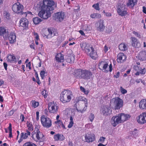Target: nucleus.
Wrapping results in <instances>:
<instances>
[{
    "mask_svg": "<svg viewBox=\"0 0 146 146\" xmlns=\"http://www.w3.org/2000/svg\"><path fill=\"white\" fill-rule=\"evenodd\" d=\"M54 3L52 0H42L37 5L38 9L40 10L38 15L44 19H47L50 17V11L54 9Z\"/></svg>",
    "mask_w": 146,
    "mask_h": 146,
    "instance_id": "1",
    "label": "nucleus"
},
{
    "mask_svg": "<svg viewBox=\"0 0 146 146\" xmlns=\"http://www.w3.org/2000/svg\"><path fill=\"white\" fill-rule=\"evenodd\" d=\"M87 100L83 97L80 96L77 99L74 106L78 112L83 113L87 109Z\"/></svg>",
    "mask_w": 146,
    "mask_h": 146,
    "instance_id": "2",
    "label": "nucleus"
},
{
    "mask_svg": "<svg viewBox=\"0 0 146 146\" xmlns=\"http://www.w3.org/2000/svg\"><path fill=\"white\" fill-rule=\"evenodd\" d=\"M71 95V91L68 90H64L60 94V101L63 103L70 102L71 99L70 96Z\"/></svg>",
    "mask_w": 146,
    "mask_h": 146,
    "instance_id": "3",
    "label": "nucleus"
},
{
    "mask_svg": "<svg viewBox=\"0 0 146 146\" xmlns=\"http://www.w3.org/2000/svg\"><path fill=\"white\" fill-rule=\"evenodd\" d=\"M86 53L93 59L97 58V52H94V49L92 45L87 44L84 49Z\"/></svg>",
    "mask_w": 146,
    "mask_h": 146,
    "instance_id": "4",
    "label": "nucleus"
},
{
    "mask_svg": "<svg viewBox=\"0 0 146 146\" xmlns=\"http://www.w3.org/2000/svg\"><path fill=\"white\" fill-rule=\"evenodd\" d=\"M111 103L113 106H112V108H113L115 110L120 109L122 107L123 104L122 100L119 97L112 99Z\"/></svg>",
    "mask_w": 146,
    "mask_h": 146,
    "instance_id": "5",
    "label": "nucleus"
},
{
    "mask_svg": "<svg viewBox=\"0 0 146 146\" xmlns=\"http://www.w3.org/2000/svg\"><path fill=\"white\" fill-rule=\"evenodd\" d=\"M77 73L80 74L79 78L85 79L88 80L92 76V74L90 71L86 70H78Z\"/></svg>",
    "mask_w": 146,
    "mask_h": 146,
    "instance_id": "6",
    "label": "nucleus"
},
{
    "mask_svg": "<svg viewBox=\"0 0 146 146\" xmlns=\"http://www.w3.org/2000/svg\"><path fill=\"white\" fill-rule=\"evenodd\" d=\"M12 8L14 12L20 15H23L24 13H26V12L23 11V6L19 2L15 3L12 6Z\"/></svg>",
    "mask_w": 146,
    "mask_h": 146,
    "instance_id": "7",
    "label": "nucleus"
},
{
    "mask_svg": "<svg viewBox=\"0 0 146 146\" xmlns=\"http://www.w3.org/2000/svg\"><path fill=\"white\" fill-rule=\"evenodd\" d=\"M41 121L43 126L44 127L49 128L52 125V122L51 119L45 115H43L41 117Z\"/></svg>",
    "mask_w": 146,
    "mask_h": 146,
    "instance_id": "8",
    "label": "nucleus"
},
{
    "mask_svg": "<svg viewBox=\"0 0 146 146\" xmlns=\"http://www.w3.org/2000/svg\"><path fill=\"white\" fill-rule=\"evenodd\" d=\"M96 26L98 31L100 32H103L105 29L104 21L100 20L98 21L96 23Z\"/></svg>",
    "mask_w": 146,
    "mask_h": 146,
    "instance_id": "9",
    "label": "nucleus"
},
{
    "mask_svg": "<svg viewBox=\"0 0 146 146\" xmlns=\"http://www.w3.org/2000/svg\"><path fill=\"white\" fill-rule=\"evenodd\" d=\"M121 123L122 122L119 114L117 116H113L111 119V124L114 127L116 126L117 125Z\"/></svg>",
    "mask_w": 146,
    "mask_h": 146,
    "instance_id": "10",
    "label": "nucleus"
},
{
    "mask_svg": "<svg viewBox=\"0 0 146 146\" xmlns=\"http://www.w3.org/2000/svg\"><path fill=\"white\" fill-rule=\"evenodd\" d=\"M48 110L51 113H56L58 111V106L52 102H50L48 104Z\"/></svg>",
    "mask_w": 146,
    "mask_h": 146,
    "instance_id": "11",
    "label": "nucleus"
},
{
    "mask_svg": "<svg viewBox=\"0 0 146 146\" xmlns=\"http://www.w3.org/2000/svg\"><path fill=\"white\" fill-rule=\"evenodd\" d=\"M111 108L108 106H105L102 107L101 110V112L104 115L106 116L110 113V112H111Z\"/></svg>",
    "mask_w": 146,
    "mask_h": 146,
    "instance_id": "12",
    "label": "nucleus"
},
{
    "mask_svg": "<svg viewBox=\"0 0 146 146\" xmlns=\"http://www.w3.org/2000/svg\"><path fill=\"white\" fill-rule=\"evenodd\" d=\"M117 12L122 16H124L127 14L125 6L123 5L120 6L118 8Z\"/></svg>",
    "mask_w": 146,
    "mask_h": 146,
    "instance_id": "13",
    "label": "nucleus"
},
{
    "mask_svg": "<svg viewBox=\"0 0 146 146\" xmlns=\"http://www.w3.org/2000/svg\"><path fill=\"white\" fill-rule=\"evenodd\" d=\"M117 61L118 63H121L126 59V57L124 54L122 53H119L117 55Z\"/></svg>",
    "mask_w": 146,
    "mask_h": 146,
    "instance_id": "14",
    "label": "nucleus"
},
{
    "mask_svg": "<svg viewBox=\"0 0 146 146\" xmlns=\"http://www.w3.org/2000/svg\"><path fill=\"white\" fill-rule=\"evenodd\" d=\"M132 41L131 45L135 48H139L140 46V44L135 38L131 37V38Z\"/></svg>",
    "mask_w": 146,
    "mask_h": 146,
    "instance_id": "15",
    "label": "nucleus"
},
{
    "mask_svg": "<svg viewBox=\"0 0 146 146\" xmlns=\"http://www.w3.org/2000/svg\"><path fill=\"white\" fill-rule=\"evenodd\" d=\"M98 66L100 69L102 68V70L103 72H108V70H106L108 66L107 63H105L104 62L102 61L100 63Z\"/></svg>",
    "mask_w": 146,
    "mask_h": 146,
    "instance_id": "16",
    "label": "nucleus"
},
{
    "mask_svg": "<svg viewBox=\"0 0 146 146\" xmlns=\"http://www.w3.org/2000/svg\"><path fill=\"white\" fill-rule=\"evenodd\" d=\"M119 115L122 123L127 120L131 117L130 115L127 114H125L124 113H121L120 114H119Z\"/></svg>",
    "mask_w": 146,
    "mask_h": 146,
    "instance_id": "17",
    "label": "nucleus"
},
{
    "mask_svg": "<svg viewBox=\"0 0 146 146\" xmlns=\"http://www.w3.org/2000/svg\"><path fill=\"white\" fill-rule=\"evenodd\" d=\"M145 115L144 114H143L142 113L139 116L138 118H137V120L138 123L141 124L146 123L145 118V117L146 118V115Z\"/></svg>",
    "mask_w": 146,
    "mask_h": 146,
    "instance_id": "18",
    "label": "nucleus"
},
{
    "mask_svg": "<svg viewBox=\"0 0 146 146\" xmlns=\"http://www.w3.org/2000/svg\"><path fill=\"white\" fill-rule=\"evenodd\" d=\"M28 21L25 18H22L20 21V26L23 27H26L28 26Z\"/></svg>",
    "mask_w": 146,
    "mask_h": 146,
    "instance_id": "19",
    "label": "nucleus"
},
{
    "mask_svg": "<svg viewBox=\"0 0 146 146\" xmlns=\"http://www.w3.org/2000/svg\"><path fill=\"white\" fill-rule=\"evenodd\" d=\"M66 62L69 63H72L74 62V56L73 55L68 54L65 56Z\"/></svg>",
    "mask_w": 146,
    "mask_h": 146,
    "instance_id": "20",
    "label": "nucleus"
},
{
    "mask_svg": "<svg viewBox=\"0 0 146 146\" xmlns=\"http://www.w3.org/2000/svg\"><path fill=\"white\" fill-rule=\"evenodd\" d=\"M9 40L11 43H13L16 41V36L13 33H11L10 34L8 38Z\"/></svg>",
    "mask_w": 146,
    "mask_h": 146,
    "instance_id": "21",
    "label": "nucleus"
},
{
    "mask_svg": "<svg viewBox=\"0 0 146 146\" xmlns=\"http://www.w3.org/2000/svg\"><path fill=\"white\" fill-rule=\"evenodd\" d=\"M8 35V30L4 27H0V35L6 37Z\"/></svg>",
    "mask_w": 146,
    "mask_h": 146,
    "instance_id": "22",
    "label": "nucleus"
},
{
    "mask_svg": "<svg viewBox=\"0 0 146 146\" xmlns=\"http://www.w3.org/2000/svg\"><path fill=\"white\" fill-rule=\"evenodd\" d=\"M139 106L142 109H146V99L142 100L139 102Z\"/></svg>",
    "mask_w": 146,
    "mask_h": 146,
    "instance_id": "23",
    "label": "nucleus"
},
{
    "mask_svg": "<svg viewBox=\"0 0 146 146\" xmlns=\"http://www.w3.org/2000/svg\"><path fill=\"white\" fill-rule=\"evenodd\" d=\"M55 58L58 62H63L64 61L63 56L61 53H59L57 54L55 57Z\"/></svg>",
    "mask_w": 146,
    "mask_h": 146,
    "instance_id": "24",
    "label": "nucleus"
},
{
    "mask_svg": "<svg viewBox=\"0 0 146 146\" xmlns=\"http://www.w3.org/2000/svg\"><path fill=\"white\" fill-rule=\"evenodd\" d=\"M139 58L142 61L146 60V51H142L139 54Z\"/></svg>",
    "mask_w": 146,
    "mask_h": 146,
    "instance_id": "25",
    "label": "nucleus"
},
{
    "mask_svg": "<svg viewBox=\"0 0 146 146\" xmlns=\"http://www.w3.org/2000/svg\"><path fill=\"white\" fill-rule=\"evenodd\" d=\"M7 59L8 61L11 63L16 61V59L15 56L12 55L8 56L7 57Z\"/></svg>",
    "mask_w": 146,
    "mask_h": 146,
    "instance_id": "26",
    "label": "nucleus"
},
{
    "mask_svg": "<svg viewBox=\"0 0 146 146\" xmlns=\"http://www.w3.org/2000/svg\"><path fill=\"white\" fill-rule=\"evenodd\" d=\"M55 16L56 18L57 19H58L60 21L61 20H62L64 18L63 14L60 12L55 13Z\"/></svg>",
    "mask_w": 146,
    "mask_h": 146,
    "instance_id": "27",
    "label": "nucleus"
},
{
    "mask_svg": "<svg viewBox=\"0 0 146 146\" xmlns=\"http://www.w3.org/2000/svg\"><path fill=\"white\" fill-rule=\"evenodd\" d=\"M137 0H129L127 5L128 7H133L136 4Z\"/></svg>",
    "mask_w": 146,
    "mask_h": 146,
    "instance_id": "28",
    "label": "nucleus"
},
{
    "mask_svg": "<svg viewBox=\"0 0 146 146\" xmlns=\"http://www.w3.org/2000/svg\"><path fill=\"white\" fill-rule=\"evenodd\" d=\"M48 33V35H45V36H46V38H48V37H50L54 36V35L52 33V31L50 29H48L46 31V33Z\"/></svg>",
    "mask_w": 146,
    "mask_h": 146,
    "instance_id": "29",
    "label": "nucleus"
},
{
    "mask_svg": "<svg viewBox=\"0 0 146 146\" xmlns=\"http://www.w3.org/2000/svg\"><path fill=\"white\" fill-rule=\"evenodd\" d=\"M33 21L34 24L35 25L38 24L42 21V19L38 17H35L33 19Z\"/></svg>",
    "mask_w": 146,
    "mask_h": 146,
    "instance_id": "30",
    "label": "nucleus"
},
{
    "mask_svg": "<svg viewBox=\"0 0 146 146\" xmlns=\"http://www.w3.org/2000/svg\"><path fill=\"white\" fill-rule=\"evenodd\" d=\"M90 17L92 19H99L101 17V16L100 14L96 13L91 14Z\"/></svg>",
    "mask_w": 146,
    "mask_h": 146,
    "instance_id": "31",
    "label": "nucleus"
},
{
    "mask_svg": "<svg viewBox=\"0 0 146 146\" xmlns=\"http://www.w3.org/2000/svg\"><path fill=\"white\" fill-rule=\"evenodd\" d=\"M119 48L120 50L124 51L126 50L127 48L125 44L124 43L120 44L119 46Z\"/></svg>",
    "mask_w": 146,
    "mask_h": 146,
    "instance_id": "32",
    "label": "nucleus"
},
{
    "mask_svg": "<svg viewBox=\"0 0 146 146\" xmlns=\"http://www.w3.org/2000/svg\"><path fill=\"white\" fill-rule=\"evenodd\" d=\"M105 139L106 137H100L98 141V142H100V143L98 145V146H105L106 145L102 144L105 141Z\"/></svg>",
    "mask_w": 146,
    "mask_h": 146,
    "instance_id": "33",
    "label": "nucleus"
},
{
    "mask_svg": "<svg viewBox=\"0 0 146 146\" xmlns=\"http://www.w3.org/2000/svg\"><path fill=\"white\" fill-rule=\"evenodd\" d=\"M86 142L89 143L95 140V137H84Z\"/></svg>",
    "mask_w": 146,
    "mask_h": 146,
    "instance_id": "34",
    "label": "nucleus"
},
{
    "mask_svg": "<svg viewBox=\"0 0 146 146\" xmlns=\"http://www.w3.org/2000/svg\"><path fill=\"white\" fill-rule=\"evenodd\" d=\"M23 146H37V145L35 144L29 142L26 143Z\"/></svg>",
    "mask_w": 146,
    "mask_h": 146,
    "instance_id": "35",
    "label": "nucleus"
},
{
    "mask_svg": "<svg viewBox=\"0 0 146 146\" xmlns=\"http://www.w3.org/2000/svg\"><path fill=\"white\" fill-rule=\"evenodd\" d=\"M32 106L35 108L37 107L39 105L38 102H36L35 100L32 101Z\"/></svg>",
    "mask_w": 146,
    "mask_h": 146,
    "instance_id": "36",
    "label": "nucleus"
},
{
    "mask_svg": "<svg viewBox=\"0 0 146 146\" xmlns=\"http://www.w3.org/2000/svg\"><path fill=\"white\" fill-rule=\"evenodd\" d=\"M34 71L35 72V76L37 80L36 82L39 85L40 83V82L38 76V74L37 73V72H36L35 70H34Z\"/></svg>",
    "mask_w": 146,
    "mask_h": 146,
    "instance_id": "37",
    "label": "nucleus"
},
{
    "mask_svg": "<svg viewBox=\"0 0 146 146\" xmlns=\"http://www.w3.org/2000/svg\"><path fill=\"white\" fill-rule=\"evenodd\" d=\"M3 15L7 19H9L10 18V14L9 12L5 11L3 13Z\"/></svg>",
    "mask_w": 146,
    "mask_h": 146,
    "instance_id": "38",
    "label": "nucleus"
},
{
    "mask_svg": "<svg viewBox=\"0 0 146 146\" xmlns=\"http://www.w3.org/2000/svg\"><path fill=\"white\" fill-rule=\"evenodd\" d=\"M92 7L94 8L96 10H99L100 9L99 7V4L98 3L95 4L93 5Z\"/></svg>",
    "mask_w": 146,
    "mask_h": 146,
    "instance_id": "39",
    "label": "nucleus"
},
{
    "mask_svg": "<svg viewBox=\"0 0 146 146\" xmlns=\"http://www.w3.org/2000/svg\"><path fill=\"white\" fill-rule=\"evenodd\" d=\"M12 126L11 123H10L9 124V126L8 127V129L9 131V137H12Z\"/></svg>",
    "mask_w": 146,
    "mask_h": 146,
    "instance_id": "40",
    "label": "nucleus"
},
{
    "mask_svg": "<svg viewBox=\"0 0 146 146\" xmlns=\"http://www.w3.org/2000/svg\"><path fill=\"white\" fill-rule=\"evenodd\" d=\"M87 44L86 42H82L80 44L81 48L82 49L84 50Z\"/></svg>",
    "mask_w": 146,
    "mask_h": 146,
    "instance_id": "41",
    "label": "nucleus"
},
{
    "mask_svg": "<svg viewBox=\"0 0 146 146\" xmlns=\"http://www.w3.org/2000/svg\"><path fill=\"white\" fill-rule=\"evenodd\" d=\"M120 91L123 94H126L127 92V91L124 88H122V86L120 87Z\"/></svg>",
    "mask_w": 146,
    "mask_h": 146,
    "instance_id": "42",
    "label": "nucleus"
},
{
    "mask_svg": "<svg viewBox=\"0 0 146 146\" xmlns=\"http://www.w3.org/2000/svg\"><path fill=\"white\" fill-rule=\"evenodd\" d=\"M133 69L136 71H139L141 69V68L137 65H134L133 67Z\"/></svg>",
    "mask_w": 146,
    "mask_h": 146,
    "instance_id": "43",
    "label": "nucleus"
},
{
    "mask_svg": "<svg viewBox=\"0 0 146 146\" xmlns=\"http://www.w3.org/2000/svg\"><path fill=\"white\" fill-rule=\"evenodd\" d=\"M27 127H29V130H33V125L31 123H29L28 122L27 123Z\"/></svg>",
    "mask_w": 146,
    "mask_h": 146,
    "instance_id": "44",
    "label": "nucleus"
},
{
    "mask_svg": "<svg viewBox=\"0 0 146 146\" xmlns=\"http://www.w3.org/2000/svg\"><path fill=\"white\" fill-rule=\"evenodd\" d=\"M45 73V71L44 70L41 71L40 73V74L42 79H43L44 78Z\"/></svg>",
    "mask_w": 146,
    "mask_h": 146,
    "instance_id": "45",
    "label": "nucleus"
},
{
    "mask_svg": "<svg viewBox=\"0 0 146 146\" xmlns=\"http://www.w3.org/2000/svg\"><path fill=\"white\" fill-rule=\"evenodd\" d=\"M65 137H54V140L55 141H62L64 139Z\"/></svg>",
    "mask_w": 146,
    "mask_h": 146,
    "instance_id": "46",
    "label": "nucleus"
},
{
    "mask_svg": "<svg viewBox=\"0 0 146 146\" xmlns=\"http://www.w3.org/2000/svg\"><path fill=\"white\" fill-rule=\"evenodd\" d=\"M94 115L92 113H91L90 115L89 119L91 122H92V121L93 120L94 118Z\"/></svg>",
    "mask_w": 146,
    "mask_h": 146,
    "instance_id": "47",
    "label": "nucleus"
},
{
    "mask_svg": "<svg viewBox=\"0 0 146 146\" xmlns=\"http://www.w3.org/2000/svg\"><path fill=\"white\" fill-rule=\"evenodd\" d=\"M103 13L106 16L110 17L111 16V13L109 12H106L104 10L103 11Z\"/></svg>",
    "mask_w": 146,
    "mask_h": 146,
    "instance_id": "48",
    "label": "nucleus"
},
{
    "mask_svg": "<svg viewBox=\"0 0 146 146\" xmlns=\"http://www.w3.org/2000/svg\"><path fill=\"white\" fill-rule=\"evenodd\" d=\"M41 94L44 96V98H46L47 97L46 91V90H44L42 91L41 92Z\"/></svg>",
    "mask_w": 146,
    "mask_h": 146,
    "instance_id": "49",
    "label": "nucleus"
},
{
    "mask_svg": "<svg viewBox=\"0 0 146 146\" xmlns=\"http://www.w3.org/2000/svg\"><path fill=\"white\" fill-rule=\"evenodd\" d=\"M139 71L140 74H144L145 73V69L144 68L142 69H140Z\"/></svg>",
    "mask_w": 146,
    "mask_h": 146,
    "instance_id": "50",
    "label": "nucleus"
},
{
    "mask_svg": "<svg viewBox=\"0 0 146 146\" xmlns=\"http://www.w3.org/2000/svg\"><path fill=\"white\" fill-rule=\"evenodd\" d=\"M133 33L136 36L139 38H141V36L137 32H135V31H133Z\"/></svg>",
    "mask_w": 146,
    "mask_h": 146,
    "instance_id": "51",
    "label": "nucleus"
},
{
    "mask_svg": "<svg viewBox=\"0 0 146 146\" xmlns=\"http://www.w3.org/2000/svg\"><path fill=\"white\" fill-rule=\"evenodd\" d=\"M85 137H95V135L94 134L91 135L90 134L87 133Z\"/></svg>",
    "mask_w": 146,
    "mask_h": 146,
    "instance_id": "52",
    "label": "nucleus"
},
{
    "mask_svg": "<svg viewBox=\"0 0 146 146\" xmlns=\"http://www.w3.org/2000/svg\"><path fill=\"white\" fill-rule=\"evenodd\" d=\"M120 74V72H118L114 76V77H115L116 78H118L119 77V75Z\"/></svg>",
    "mask_w": 146,
    "mask_h": 146,
    "instance_id": "53",
    "label": "nucleus"
},
{
    "mask_svg": "<svg viewBox=\"0 0 146 146\" xmlns=\"http://www.w3.org/2000/svg\"><path fill=\"white\" fill-rule=\"evenodd\" d=\"M30 135V133L28 131H27V132L25 133V136L24 137H28V135Z\"/></svg>",
    "mask_w": 146,
    "mask_h": 146,
    "instance_id": "54",
    "label": "nucleus"
},
{
    "mask_svg": "<svg viewBox=\"0 0 146 146\" xmlns=\"http://www.w3.org/2000/svg\"><path fill=\"white\" fill-rule=\"evenodd\" d=\"M63 135L59 133H57L54 135V137H63Z\"/></svg>",
    "mask_w": 146,
    "mask_h": 146,
    "instance_id": "55",
    "label": "nucleus"
},
{
    "mask_svg": "<svg viewBox=\"0 0 146 146\" xmlns=\"http://www.w3.org/2000/svg\"><path fill=\"white\" fill-rule=\"evenodd\" d=\"M43 137H36V141L37 142H41L42 141V138Z\"/></svg>",
    "mask_w": 146,
    "mask_h": 146,
    "instance_id": "56",
    "label": "nucleus"
},
{
    "mask_svg": "<svg viewBox=\"0 0 146 146\" xmlns=\"http://www.w3.org/2000/svg\"><path fill=\"white\" fill-rule=\"evenodd\" d=\"M73 123V121H70L69 124L68 125V127L69 128H71L72 126Z\"/></svg>",
    "mask_w": 146,
    "mask_h": 146,
    "instance_id": "57",
    "label": "nucleus"
},
{
    "mask_svg": "<svg viewBox=\"0 0 146 146\" xmlns=\"http://www.w3.org/2000/svg\"><path fill=\"white\" fill-rule=\"evenodd\" d=\"M26 66L27 67H28L30 70L31 69V64L30 62H29L28 64H26Z\"/></svg>",
    "mask_w": 146,
    "mask_h": 146,
    "instance_id": "58",
    "label": "nucleus"
},
{
    "mask_svg": "<svg viewBox=\"0 0 146 146\" xmlns=\"http://www.w3.org/2000/svg\"><path fill=\"white\" fill-rule=\"evenodd\" d=\"M3 65L4 67V68L5 69L7 70V63L5 62H4L3 63Z\"/></svg>",
    "mask_w": 146,
    "mask_h": 146,
    "instance_id": "59",
    "label": "nucleus"
},
{
    "mask_svg": "<svg viewBox=\"0 0 146 146\" xmlns=\"http://www.w3.org/2000/svg\"><path fill=\"white\" fill-rule=\"evenodd\" d=\"M30 47L31 48H33L34 50L35 49V44H32L30 45Z\"/></svg>",
    "mask_w": 146,
    "mask_h": 146,
    "instance_id": "60",
    "label": "nucleus"
},
{
    "mask_svg": "<svg viewBox=\"0 0 146 146\" xmlns=\"http://www.w3.org/2000/svg\"><path fill=\"white\" fill-rule=\"evenodd\" d=\"M21 118V121L22 122L24 121L25 117L23 114H21L20 116Z\"/></svg>",
    "mask_w": 146,
    "mask_h": 146,
    "instance_id": "61",
    "label": "nucleus"
},
{
    "mask_svg": "<svg viewBox=\"0 0 146 146\" xmlns=\"http://www.w3.org/2000/svg\"><path fill=\"white\" fill-rule=\"evenodd\" d=\"M143 12L144 13L146 14V8L145 6L143 7Z\"/></svg>",
    "mask_w": 146,
    "mask_h": 146,
    "instance_id": "62",
    "label": "nucleus"
},
{
    "mask_svg": "<svg viewBox=\"0 0 146 146\" xmlns=\"http://www.w3.org/2000/svg\"><path fill=\"white\" fill-rule=\"evenodd\" d=\"M15 112V110H11L9 112V115H12L14 113V112Z\"/></svg>",
    "mask_w": 146,
    "mask_h": 146,
    "instance_id": "63",
    "label": "nucleus"
},
{
    "mask_svg": "<svg viewBox=\"0 0 146 146\" xmlns=\"http://www.w3.org/2000/svg\"><path fill=\"white\" fill-rule=\"evenodd\" d=\"M80 88L82 91L83 92H84L86 90L82 86L80 87Z\"/></svg>",
    "mask_w": 146,
    "mask_h": 146,
    "instance_id": "64",
    "label": "nucleus"
}]
</instances>
